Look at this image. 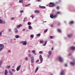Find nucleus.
I'll return each instance as SVG.
<instances>
[{
	"label": "nucleus",
	"instance_id": "50",
	"mask_svg": "<svg viewBox=\"0 0 75 75\" xmlns=\"http://www.w3.org/2000/svg\"><path fill=\"white\" fill-rule=\"evenodd\" d=\"M11 52V51H10V50H8V52Z\"/></svg>",
	"mask_w": 75,
	"mask_h": 75
},
{
	"label": "nucleus",
	"instance_id": "21",
	"mask_svg": "<svg viewBox=\"0 0 75 75\" xmlns=\"http://www.w3.org/2000/svg\"><path fill=\"white\" fill-rule=\"evenodd\" d=\"M40 43L42 44L44 43V41L43 40H40Z\"/></svg>",
	"mask_w": 75,
	"mask_h": 75
},
{
	"label": "nucleus",
	"instance_id": "29",
	"mask_svg": "<svg viewBox=\"0 0 75 75\" xmlns=\"http://www.w3.org/2000/svg\"><path fill=\"white\" fill-rule=\"evenodd\" d=\"M32 28V27L30 25H29L28 26V28L31 29Z\"/></svg>",
	"mask_w": 75,
	"mask_h": 75
},
{
	"label": "nucleus",
	"instance_id": "52",
	"mask_svg": "<svg viewBox=\"0 0 75 75\" xmlns=\"http://www.w3.org/2000/svg\"><path fill=\"white\" fill-rule=\"evenodd\" d=\"M53 24H52L51 25V27L52 28L53 27Z\"/></svg>",
	"mask_w": 75,
	"mask_h": 75
},
{
	"label": "nucleus",
	"instance_id": "20",
	"mask_svg": "<svg viewBox=\"0 0 75 75\" xmlns=\"http://www.w3.org/2000/svg\"><path fill=\"white\" fill-rule=\"evenodd\" d=\"M74 23V22L73 21H71L70 22V24L71 25Z\"/></svg>",
	"mask_w": 75,
	"mask_h": 75
},
{
	"label": "nucleus",
	"instance_id": "18",
	"mask_svg": "<svg viewBox=\"0 0 75 75\" xmlns=\"http://www.w3.org/2000/svg\"><path fill=\"white\" fill-rule=\"evenodd\" d=\"M5 75H7V74L8 73V72L7 71V70H6L5 72Z\"/></svg>",
	"mask_w": 75,
	"mask_h": 75
},
{
	"label": "nucleus",
	"instance_id": "39",
	"mask_svg": "<svg viewBox=\"0 0 75 75\" xmlns=\"http://www.w3.org/2000/svg\"><path fill=\"white\" fill-rule=\"evenodd\" d=\"M46 8V7L45 6H42V8H43V9H45Z\"/></svg>",
	"mask_w": 75,
	"mask_h": 75
},
{
	"label": "nucleus",
	"instance_id": "58",
	"mask_svg": "<svg viewBox=\"0 0 75 75\" xmlns=\"http://www.w3.org/2000/svg\"><path fill=\"white\" fill-rule=\"evenodd\" d=\"M71 54H69V55H70V56H71Z\"/></svg>",
	"mask_w": 75,
	"mask_h": 75
},
{
	"label": "nucleus",
	"instance_id": "17",
	"mask_svg": "<svg viewBox=\"0 0 75 75\" xmlns=\"http://www.w3.org/2000/svg\"><path fill=\"white\" fill-rule=\"evenodd\" d=\"M57 15L56 14V15H53V18H56L57 16Z\"/></svg>",
	"mask_w": 75,
	"mask_h": 75
},
{
	"label": "nucleus",
	"instance_id": "9",
	"mask_svg": "<svg viewBox=\"0 0 75 75\" xmlns=\"http://www.w3.org/2000/svg\"><path fill=\"white\" fill-rule=\"evenodd\" d=\"M31 62L32 63H33V62H34V57H32L31 58Z\"/></svg>",
	"mask_w": 75,
	"mask_h": 75
},
{
	"label": "nucleus",
	"instance_id": "43",
	"mask_svg": "<svg viewBox=\"0 0 75 75\" xmlns=\"http://www.w3.org/2000/svg\"><path fill=\"white\" fill-rule=\"evenodd\" d=\"M23 12V11H20V13H22Z\"/></svg>",
	"mask_w": 75,
	"mask_h": 75
},
{
	"label": "nucleus",
	"instance_id": "23",
	"mask_svg": "<svg viewBox=\"0 0 75 75\" xmlns=\"http://www.w3.org/2000/svg\"><path fill=\"white\" fill-rule=\"evenodd\" d=\"M58 31L59 33H61V30L58 29Z\"/></svg>",
	"mask_w": 75,
	"mask_h": 75
},
{
	"label": "nucleus",
	"instance_id": "37",
	"mask_svg": "<svg viewBox=\"0 0 75 75\" xmlns=\"http://www.w3.org/2000/svg\"><path fill=\"white\" fill-rule=\"evenodd\" d=\"M34 35H30V36L31 38H33L34 37Z\"/></svg>",
	"mask_w": 75,
	"mask_h": 75
},
{
	"label": "nucleus",
	"instance_id": "34",
	"mask_svg": "<svg viewBox=\"0 0 75 75\" xmlns=\"http://www.w3.org/2000/svg\"><path fill=\"white\" fill-rule=\"evenodd\" d=\"M50 18H53V14H52L51 15H50Z\"/></svg>",
	"mask_w": 75,
	"mask_h": 75
},
{
	"label": "nucleus",
	"instance_id": "51",
	"mask_svg": "<svg viewBox=\"0 0 75 75\" xmlns=\"http://www.w3.org/2000/svg\"><path fill=\"white\" fill-rule=\"evenodd\" d=\"M2 62H3V61L2 60H1L0 61V62L1 63H2Z\"/></svg>",
	"mask_w": 75,
	"mask_h": 75
},
{
	"label": "nucleus",
	"instance_id": "63",
	"mask_svg": "<svg viewBox=\"0 0 75 75\" xmlns=\"http://www.w3.org/2000/svg\"><path fill=\"white\" fill-rule=\"evenodd\" d=\"M23 30H25V29H23Z\"/></svg>",
	"mask_w": 75,
	"mask_h": 75
},
{
	"label": "nucleus",
	"instance_id": "54",
	"mask_svg": "<svg viewBox=\"0 0 75 75\" xmlns=\"http://www.w3.org/2000/svg\"><path fill=\"white\" fill-rule=\"evenodd\" d=\"M14 19V18H11V20H13V19Z\"/></svg>",
	"mask_w": 75,
	"mask_h": 75
},
{
	"label": "nucleus",
	"instance_id": "49",
	"mask_svg": "<svg viewBox=\"0 0 75 75\" xmlns=\"http://www.w3.org/2000/svg\"><path fill=\"white\" fill-rule=\"evenodd\" d=\"M39 7L40 8H42V6H40Z\"/></svg>",
	"mask_w": 75,
	"mask_h": 75
},
{
	"label": "nucleus",
	"instance_id": "4",
	"mask_svg": "<svg viewBox=\"0 0 75 75\" xmlns=\"http://www.w3.org/2000/svg\"><path fill=\"white\" fill-rule=\"evenodd\" d=\"M59 61L61 62H63V59L62 58L60 57H59Z\"/></svg>",
	"mask_w": 75,
	"mask_h": 75
},
{
	"label": "nucleus",
	"instance_id": "64",
	"mask_svg": "<svg viewBox=\"0 0 75 75\" xmlns=\"http://www.w3.org/2000/svg\"><path fill=\"white\" fill-rule=\"evenodd\" d=\"M51 75H52V74H51Z\"/></svg>",
	"mask_w": 75,
	"mask_h": 75
},
{
	"label": "nucleus",
	"instance_id": "53",
	"mask_svg": "<svg viewBox=\"0 0 75 75\" xmlns=\"http://www.w3.org/2000/svg\"><path fill=\"white\" fill-rule=\"evenodd\" d=\"M32 18H34V16H33V15H32Z\"/></svg>",
	"mask_w": 75,
	"mask_h": 75
},
{
	"label": "nucleus",
	"instance_id": "5",
	"mask_svg": "<svg viewBox=\"0 0 75 75\" xmlns=\"http://www.w3.org/2000/svg\"><path fill=\"white\" fill-rule=\"evenodd\" d=\"M21 43H23V45H26L27 44V42L26 41H22L21 42Z\"/></svg>",
	"mask_w": 75,
	"mask_h": 75
},
{
	"label": "nucleus",
	"instance_id": "48",
	"mask_svg": "<svg viewBox=\"0 0 75 75\" xmlns=\"http://www.w3.org/2000/svg\"><path fill=\"white\" fill-rule=\"evenodd\" d=\"M39 53H40V54H42V52L41 51H40V52H39Z\"/></svg>",
	"mask_w": 75,
	"mask_h": 75
},
{
	"label": "nucleus",
	"instance_id": "22",
	"mask_svg": "<svg viewBox=\"0 0 75 75\" xmlns=\"http://www.w3.org/2000/svg\"><path fill=\"white\" fill-rule=\"evenodd\" d=\"M9 74L11 75H12L13 74V73L11 71H9Z\"/></svg>",
	"mask_w": 75,
	"mask_h": 75
},
{
	"label": "nucleus",
	"instance_id": "19",
	"mask_svg": "<svg viewBox=\"0 0 75 75\" xmlns=\"http://www.w3.org/2000/svg\"><path fill=\"white\" fill-rule=\"evenodd\" d=\"M47 42V41H46L45 42V44H43V46H45L46 45Z\"/></svg>",
	"mask_w": 75,
	"mask_h": 75
},
{
	"label": "nucleus",
	"instance_id": "40",
	"mask_svg": "<svg viewBox=\"0 0 75 75\" xmlns=\"http://www.w3.org/2000/svg\"><path fill=\"white\" fill-rule=\"evenodd\" d=\"M1 46H2V47H4V45H3V44H0V47Z\"/></svg>",
	"mask_w": 75,
	"mask_h": 75
},
{
	"label": "nucleus",
	"instance_id": "47",
	"mask_svg": "<svg viewBox=\"0 0 75 75\" xmlns=\"http://www.w3.org/2000/svg\"><path fill=\"white\" fill-rule=\"evenodd\" d=\"M52 38L53 36H50V38H51V39H52Z\"/></svg>",
	"mask_w": 75,
	"mask_h": 75
},
{
	"label": "nucleus",
	"instance_id": "38",
	"mask_svg": "<svg viewBox=\"0 0 75 75\" xmlns=\"http://www.w3.org/2000/svg\"><path fill=\"white\" fill-rule=\"evenodd\" d=\"M28 56L29 57H32V55L30 54H29Z\"/></svg>",
	"mask_w": 75,
	"mask_h": 75
},
{
	"label": "nucleus",
	"instance_id": "33",
	"mask_svg": "<svg viewBox=\"0 0 75 75\" xmlns=\"http://www.w3.org/2000/svg\"><path fill=\"white\" fill-rule=\"evenodd\" d=\"M48 31V29H46L45 30H44V32L45 33H46Z\"/></svg>",
	"mask_w": 75,
	"mask_h": 75
},
{
	"label": "nucleus",
	"instance_id": "57",
	"mask_svg": "<svg viewBox=\"0 0 75 75\" xmlns=\"http://www.w3.org/2000/svg\"><path fill=\"white\" fill-rule=\"evenodd\" d=\"M2 63H0V66H1V64H2Z\"/></svg>",
	"mask_w": 75,
	"mask_h": 75
},
{
	"label": "nucleus",
	"instance_id": "32",
	"mask_svg": "<svg viewBox=\"0 0 75 75\" xmlns=\"http://www.w3.org/2000/svg\"><path fill=\"white\" fill-rule=\"evenodd\" d=\"M15 38H19V35H17V36H16Z\"/></svg>",
	"mask_w": 75,
	"mask_h": 75
},
{
	"label": "nucleus",
	"instance_id": "60",
	"mask_svg": "<svg viewBox=\"0 0 75 75\" xmlns=\"http://www.w3.org/2000/svg\"><path fill=\"white\" fill-rule=\"evenodd\" d=\"M59 2H61V0L59 1Z\"/></svg>",
	"mask_w": 75,
	"mask_h": 75
},
{
	"label": "nucleus",
	"instance_id": "16",
	"mask_svg": "<svg viewBox=\"0 0 75 75\" xmlns=\"http://www.w3.org/2000/svg\"><path fill=\"white\" fill-rule=\"evenodd\" d=\"M0 47H0V51H1L3 49V48L4 47V45L3 47H2V46H1Z\"/></svg>",
	"mask_w": 75,
	"mask_h": 75
},
{
	"label": "nucleus",
	"instance_id": "6",
	"mask_svg": "<svg viewBox=\"0 0 75 75\" xmlns=\"http://www.w3.org/2000/svg\"><path fill=\"white\" fill-rule=\"evenodd\" d=\"M21 67V65H20L18 67H17L16 68V70L17 71H18L20 69Z\"/></svg>",
	"mask_w": 75,
	"mask_h": 75
},
{
	"label": "nucleus",
	"instance_id": "59",
	"mask_svg": "<svg viewBox=\"0 0 75 75\" xmlns=\"http://www.w3.org/2000/svg\"><path fill=\"white\" fill-rule=\"evenodd\" d=\"M11 30H9V31L10 32L11 31Z\"/></svg>",
	"mask_w": 75,
	"mask_h": 75
},
{
	"label": "nucleus",
	"instance_id": "25",
	"mask_svg": "<svg viewBox=\"0 0 75 75\" xmlns=\"http://www.w3.org/2000/svg\"><path fill=\"white\" fill-rule=\"evenodd\" d=\"M38 68H36V70H35V72L36 73L37 71L38 70Z\"/></svg>",
	"mask_w": 75,
	"mask_h": 75
},
{
	"label": "nucleus",
	"instance_id": "28",
	"mask_svg": "<svg viewBox=\"0 0 75 75\" xmlns=\"http://www.w3.org/2000/svg\"><path fill=\"white\" fill-rule=\"evenodd\" d=\"M11 67V66H7V67L6 68H8L9 69Z\"/></svg>",
	"mask_w": 75,
	"mask_h": 75
},
{
	"label": "nucleus",
	"instance_id": "3",
	"mask_svg": "<svg viewBox=\"0 0 75 75\" xmlns=\"http://www.w3.org/2000/svg\"><path fill=\"white\" fill-rule=\"evenodd\" d=\"M52 54V52H51V51H49L48 52V54L47 55V57L48 58H49L50 57Z\"/></svg>",
	"mask_w": 75,
	"mask_h": 75
},
{
	"label": "nucleus",
	"instance_id": "14",
	"mask_svg": "<svg viewBox=\"0 0 75 75\" xmlns=\"http://www.w3.org/2000/svg\"><path fill=\"white\" fill-rule=\"evenodd\" d=\"M21 24H20L18 25L17 26V28H20V27H21Z\"/></svg>",
	"mask_w": 75,
	"mask_h": 75
},
{
	"label": "nucleus",
	"instance_id": "62",
	"mask_svg": "<svg viewBox=\"0 0 75 75\" xmlns=\"http://www.w3.org/2000/svg\"><path fill=\"white\" fill-rule=\"evenodd\" d=\"M40 0H38V1H40Z\"/></svg>",
	"mask_w": 75,
	"mask_h": 75
},
{
	"label": "nucleus",
	"instance_id": "10",
	"mask_svg": "<svg viewBox=\"0 0 75 75\" xmlns=\"http://www.w3.org/2000/svg\"><path fill=\"white\" fill-rule=\"evenodd\" d=\"M35 13H40V11H39L38 10H35L34 11Z\"/></svg>",
	"mask_w": 75,
	"mask_h": 75
},
{
	"label": "nucleus",
	"instance_id": "24",
	"mask_svg": "<svg viewBox=\"0 0 75 75\" xmlns=\"http://www.w3.org/2000/svg\"><path fill=\"white\" fill-rule=\"evenodd\" d=\"M6 23L4 21H2V24H5Z\"/></svg>",
	"mask_w": 75,
	"mask_h": 75
},
{
	"label": "nucleus",
	"instance_id": "30",
	"mask_svg": "<svg viewBox=\"0 0 75 75\" xmlns=\"http://www.w3.org/2000/svg\"><path fill=\"white\" fill-rule=\"evenodd\" d=\"M40 35V34L39 33L37 34V36L38 37H39Z\"/></svg>",
	"mask_w": 75,
	"mask_h": 75
},
{
	"label": "nucleus",
	"instance_id": "55",
	"mask_svg": "<svg viewBox=\"0 0 75 75\" xmlns=\"http://www.w3.org/2000/svg\"><path fill=\"white\" fill-rule=\"evenodd\" d=\"M14 69H12V70H11V71H14Z\"/></svg>",
	"mask_w": 75,
	"mask_h": 75
},
{
	"label": "nucleus",
	"instance_id": "61",
	"mask_svg": "<svg viewBox=\"0 0 75 75\" xmlns=\"http://www.w3.org/2000/svg\"><path fill=\"white\" fill-rule=\"evenodd\" d=\"M52 50H53V47L52 49Z\"/></svg>",
	"mask_w": 75,
	"mask_h": 75
},
{
	"label": "nucleus",
	"instance_id": "41",
	"mask_svg": "<svg viewBox=\"0 0 75 75\" xmlns=\"http://www.w3.org/2000/svg\"><path fill=\"white\" fill-rule=\"evenodd\" d=\"M39 62V60L38 59V60H36V62L38 63V62Z\"/></svg>",
	"mask_w": 75,
	"mask_h": 75
},
{
	"label": "nucleus",
	"instance_id": "56",
	"mask_svg": "<svg viewBox=\"0 0 75 75\" xmlns=\"http://www.w3.org/2000/svg\"><path fill=\"white\" fill-rule=\"evenodd\" d=\"M67 64H65V66L67 67Z\"/></svg>",
	"mask_w": 75,
	"mask_h": 75
},
{
	"label": "nucleus",
	"instance_id": "35",
	"mask_svg": "<svg viewBox=\"0 0 75 75\" xmlns=\"http://www.w3.org/2000/svg\"><path fill=\"white\" fill-rule=\"evenodd\" d=\"M32 52L33 53L35 54V51H34V50H33V51H32Z\"/></svg>",
	"mask_w": 75,
	"mask_h": 75
},
{
	"label": "nucleus",
	"instance_id": "8",
	"mask_svg": "<svg viewBox=\"0 0 75 75\" xmlns=\"http://www.w3.org/2000/svg\"><path fill=\"white\" fill-rule=\"evenodd\" d=\"M61 75H65V72L64 70H62V72L60 74Z\"/></svg>",
	"mask_w": 75,
	"mask_h": 75
},
{
	"label": "nucleus",
	"instance_id": "31",
	"mask_svg": "<svg viewBox=\"0 0 75 75\" xmlns=\"http://www.w3.org/2000/svg\"><path fill=\"white\" fill-rule=\"evenodd\" d=\"M31 4H28L26 5H25V6H29V5H30Z\"/></svg>",
	"mask_w": 75,
	"mask_h": 75
},
{
	"label": "nucleus",
	"instance_id": "44",
	"mask_svg": "<svg viewBox=\"0 0 75 75\" xmlns=\"http://www.w3.org/2000/svg\"><path fill=\"white\" fill-rule=\"evenodd\" d=\"M2 21V20H1V19H0V24H1Z\"/></svg>",
	"mask_w": 75,
	"mask_h": 75
},
{
	"label": "nucleus",
	"instance_id": "15",
	"mask_svg": "<svg viewBox=\"0 0 75 75\" xmlns=\"http://www.w3.org/2000/svg\"><path fill=\"white\" fill-rule=\"evenodd\" d=\"M72 34H70L68 35V37L69 38H71V37H72Z\"/></svg>",
	"mask_w": 75,
	"mask_h": 75
},
{
	"label": "nucleus",
	"instance_id": "42",
	"mask_svg": "<svg viewBox=\"0 0 75 75\" xmlns=\"http://www.w3.org/2000/svg\"><path fill=\"white\" fill-rule=\"evenodd\" d=\"M57 10H58V9H59V6H57Z\"/></svg>",
	"mask_w": 75,
	"mask_h": 75
},
{
	"label": "nucleus",
	"instance_id": "27",
	"mask_svg": "<svg viewBox=\"0 0 75 75\" xmlns=\"http://www.w3.org/2000/svg\"><path fill=\"white\" fill-rule=\"evenodd\" d=\"M4 32V30H2V31L0 32V36L2 35V33Z\"/></svg>",
	"mask_w": 75,
	"mask_h": 75
},
{
	"label": "nucleus",
	"instance_id": "26",
	"mask_svg": "<svg viewBox=\"0 0 75 75\" xmlns=\"http://www.w3.org/2000/svg\"><path fill=\"white\" fill-rule=\"evenodd\" d=\"M57 25L58 26H59L60 25V23L59 22H58L57 24Z\"/></svg>",
	"mask_w": 75,
	"mask_h": 75
},
{
	"label": "nucleus",
	"instance_id": "36",
	"mask_svg": "<svg viewBox=\"0 0 75 75\" xmlns=\"http://www.w3.org/2000/svg\"><path fill=\"white\" fill-rule=\"evenodd\" d=\"M19 2L20 3H23V1L22 0H19Z\"/></svg>",
	"mask_w": 75,
	"mask_h": 75
},
{
	"label": "nucleus",
	"instance_id": "1",
	"mask_svg": "<svg viewBox=\"0 0 75 75\" xmlns=\"http://www.w3.org/2000/svg\"><path fill=\"white\" fill-rule=\"evenodd\" d=\"M54 6L55 4H53L52 2H50V4L49 5V6L50 7H53V6Z\"/></svg>",
	"mask_w": 75,
	"mask_h": 75
},
{
	"label": "nucleus",
	"instance_id": "12",
	"mask_svg": "<svg viewBox=\"0 0 75 75\" xmlns=\"http://www.w3.org/2000/svg\"><path fill=\"white\" fill-rule=\"evenodd\" d=\"M62 14L61 13L60 11L57 12L56 13V15H57V16L58 15V14Z\"/></svg>",
	"mask_w": 75,
	"mask_h": 75
},
{
	"label": "nucleus",
	"instance_id": "2",
	"mask_svg": "<svg viewBox=\"0 0 75 75\" xmlns=\"http://www.w3.org/2000/svg\"><path fill=\"white\" fill-rule=\"evenodd\" d=\"M39 59L40 61H41V63H42L43 61V58L42 55H40L39 57Z\"/></svg>",
	"mask_w": 75,
	"mask_h": 75
},
{
	"label": "nucleus",
	"instance_id": "45",
	"mask_svg": "<svg viewBox=\"0 0 75 75\" xmlns=\"http://www.w3.org/2000/svg\"><path fill=\"white\" fill-rule=\"evenodd\" d=\"M25 60H28V58L27 57L25 58Z\"/></svg>",
	"mask_w": 75,
	"mask_h": 75
},
{
	"label": "nucleus",
	"instance_id": "46",
	"mask_svg": "<svg viewBox=\"0 0 75 75\" xmlns=\"http://www.w3.org/2000/svg\"><path fill=\"white\" fill-rule=\"evenodd\" d=\"M28 24L29 25H31V23L29 22H28Z\"/></svg>",
	"mask_w": 75,
	"mask_h": 75
},
{
	"label": "nucleus",
	"instance_id": "13",
	"mask_svg": "<svg viewBox=\"0 0 75 75\" xmlns=\"http://www.w3.org/2000/svg\"><path fill=\"white\" fill-rule=\"evenodd\" d=\"M70 49L72 50H74L75 49V47H70Z\"/></svg>",
	"mask_w": 75,
	"mask_h": 75
},
{
	"label": "nucleus",
	"instance_id": "11",
	"mask_svg": "<svg viewBox=\"0 0 75 75\" xmlns=\"http://www.w3.org/2000/svg\"><path fill=\"white\" fill-rule=\"evenodd\" d=\"M14 30H15V31H14V32L15 33H17L18 31V30L17 28H15L14 29Z\"/></svg>",
	"mask_w": 75,
	"mask_h": 75
},
{
	"label": "nucleus",
	"instance_id": "7",
	"mask_svg": "<svg viewBox=\"0 0 75 75\" xmlns=\"http://www.w3.org/2000/svg\"><path fill=\"white\" fill-rule=\"evenodd\" d=\"M70 64L73 65H74L75 64V60H74L73 62H70Z\"/></svg>",
	"mask_w": 75,
	"mask_h": 75
}]
</instances>
